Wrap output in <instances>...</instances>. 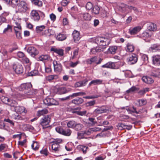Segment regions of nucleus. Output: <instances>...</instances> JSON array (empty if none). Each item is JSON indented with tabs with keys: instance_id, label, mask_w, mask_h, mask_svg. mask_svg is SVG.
<instances>
[{
	"instance_id": "obj_58",
	"label": "nucleus",
	"mask_w": 160,
	"mask_h": 160,
	"mask_svg": "<svg viewBox=\"0 0 160 160\" xmlns=\"http://www.w3.org/2000/svg\"><path fill=\"white\" fill-rule=\"evenodd\" d=\"M45 71L47 73H50L52 71L51 67L50 66H45Z\"/></svg>"
},
{
	"instance_id": "obj_28",
	"label": "nucleus",
	"mask_w": 160,
	"mask_h": 160,
	"mask_svg": "<svg viewBox=\"0 0 160 160\" xmlns=\"http://www.w3.org/2000/svg\"><path fill=\"white\" fill-rule=\"evenodd\" d=\"M66 38V34L63 32L59 33L56 37V39L59 41H63L65 40Z\"/></svg>"
},
{
	"instance_id": "obj_52",
	"label": "nucleus",
	"mask_w": 160,
	"mask_h": 160,
	"mask_svg": "<svg viewBox=\"0 0 160 160\" xmlns=\"http://www.w3.org/2000/svg\"><path fill=\"white\" fill-rule=\"evenodd\" d=\"M45 28V26L42 25L38 26L36 28V31L38 32L42 31Z\"/></svg>"
},
{
	"instance_id": "obj_26",
	"label": "nucleus",
	"mask_w": 160,
	"mask_h": 160,
	"mask_svg": "<svg viewBox=\"0 0 160 160\" xmlns=\"http://www.w3.org/2000/svg\"><path fill=\"white\" fill-rule=\"evenodd\" d=\"M21 27L20 25H18L17 27L14 28V30L17 38L19 39L21 38V33L20 32Z\"/></svg>"
},
{
	"instance_id": "obj_41",
	"label": "nucleus",
	"mask_w": 160,
	"mask_h": 160,
	"mask_svg": "<svg viewBox=\"0 0 160 160\" xmlns=\"http://www.w3.org/2000/svg\"><path fill=\"white\" fill-rule=\"evenodd\" d=\"M12 117L14 119L16 120H22L23 119L16 112L12 115Z\"/></svg>"
},
{
	"instance_id": "obj_43",
	"label": "nucleus",
	"mask_w": 160,
	"mask_h": 160,
	"mask_svg": "<svg viewBox=\"0 0 160 160\" xmlns=\"http://www.w3.org/2000/svg\"><path fill=\"white\" fill-rule=\"evenodd\" d=\"M141 59L143 61V63L144 64H147L148 62V57L146 54H142L141 55Z\"/></svg>"
},
{
	"instance_id": "obj_62",
	"label": "nucleus",
	"mask_w": 160,
	"mask_h": 160,
	"mask_svg": "<svg viewBox=\"0 0 160 160\" xmlns=\"http://www.w3.org/2000/svg\"><path fill=\"white\" fill-rule=\"evenodd\" d=\"M4 121L9 123L10 125L12 126H13L14 125V122H13V121L10 120L8 118L5 119H4Z\"/></svg>"
},
{
	"instance_id": "obj_10",
	"label": "nucleus",
	"mask_w": 160,
	"mask_h": 160,
	"mask_svg": "<svg viewBox=\"0 0 160 160\" xmlns=\"http://www.w3.org/2000/svg\"><path fill=\"white\" fill-rule=\"evenodd\" d=\"M111 110L108 108L102 106L94 110V113L95 114H102L104 113H109Z\"/></svg>"
},
{
	"instance_id": "obj_22",
	"label": "nucleus",
	"mask_w": 160,
	"mask_h": 160,
	"mask_svg": "<svg viewBox=\"0 0 160 160\" xmlns=\"http://www.w3.org/2000/svg\"><path fill=\"white\" fill-rule=\"evenodd\" d=\"M142 80L143 82L148 84H151L154 82V80L152 78L147 76H143Z\"/></svg>"
},
{
	"instance_id": "obj_16",
	"label": "nucleus",
	"mask_w": 160,
	"mask_h": 160,
	"mask_svg": "<svg viewBox=\"0 0 160 160\" xmlns=\"http://www.w3.org/2000/svg\"><path fill=\"white\" fill-rule=\"evenodd\" d=\"M127 60L128 62L130 64H134L136 63L138 60L137 55L134 54L130 55L128 58Z\"/></svg>"
},
{
	"instance_id": "obj_32",
	"label": "nucleus",
	"mask_w": 160,
	"mask_h": 160,
	"mask_svg": "<svg viewBox=\"0 0 160 160\" xmlns=\"http://www.w3.org/2000/svg\"><path fill=\"white\" fill-rule=\"evenodd\" d=\"M103 80L100 79H95L92 81L89 84V86L92 85H100L102 83Z\"/></svg>"
},
{
	"instance_id": "obj_38",
	"label": "nucleus",
	"mask_w": 160,
	"mask_h": 160,
	"mask_svg": "<svg viewBox=\"0 0 160 160\" xmlns=\"http://www.w3.org/2000/svg\"><path fill=\"white\" fill-rule=\"evenodd\" d=\"M80 63V61L79 60L77 61L76 62H74L72 60H70L69 63V65L70 67L74 68L77 66Z\"/></svg>"
},
{
	"instance_id": "obj_64",
	"label": "nucleus",
	"mask_w": 160,
	"mask_h": 160,
	"mask_svg": "<svg viewBox=\"0 0 160 160\" xmlns=\"http://www.w3.org/2000/svg\"><path fill=\"white\" fill-rule=\"evenodd\" d=\"M87 113V111L84 110L82 111H80V110H78L77 115L80 116L85 115Z\"/></svg>"
},
{
	"instance_id": "obj_50",
	"label": "nucleus",
	"mask_w": 160,
	"mask_h": 160,
	"mask_svg": "<svg viewBox=\"0 0 160 160\" xmlns=\"http://www.w3.org/2000/svg\"><path fill=\"white\" fill-rule=\"evenodd\" d=\"M49 58V56L48 55H42L40 56L38 59L40 61H43L48 59Z\"/></svg>"
},
{
	"instance_id": "obj_47",
	"label": "nucleus",
	"mask_w": 160,
	"mask_h": 160,
	"mask_svg": "<svg viewBox=\"0 0 160 160\" xmlns=\"http://www.w3.org/2000/svg\"><path fill=\"white\" fill-rule=\"evenodd\" d=\"M31 146L33 150H37L38 149L39 145L37 142L33 141V143L32 144Z\"/></svg>"
},
{
	"instance_id": "obj_33",
	"label": "nucleus",
	"mask_w": 160,
	"mask_h": 160,
	"mask_svg": "<svg viewBox=\"0 0 160 160\" xmlns=\"http://www.w3.org/2000/svg\"><path fill=\"white\" fill-rule=\"evenodd\" d=\"M83 102V100L81 98H78L72 101V103L77 105L82 103Z\"/></svg>"
},
{
	"instance_id": "obj_3",
	"label": "nucleus",
	"mask_w": 160,
	"mask_h": 160,
	"mask_svg": "<svg viewBox=\"0 0 160 160\" xmlns=\"http://www.w3.org/2000/svg\"><path fill=\"white\" fill-rule=\"evenodd\" d=\"M67 125L68 128L73 129L77 131L81 130L84 127L82 124L74 120L68 121L67 123Z\"/></svg>"
},
{
	"instance_id": "obj_15",
	"label": "nucleus",
	"mask_w": 160,
	"mask_h": 160,
	"mask_svg": "<svg viewBox=\"0 0 160 160\" xmlns=\"http://www.w3.org/2000/svg\"><path fill=\"white\" fill-rule=\"evenodd\" d=\"M27 52L32 57H34L38 53V51L33 46H29L27 49Z\"/></svg>"
},
{
	"instance_id": "obj_45",
	"label": "nucleus",
	"mask_w": 160,
	"mask_h": 160,
	"mask_svg": "<svg viewBox=\"0 0 160 160\" xmlns=\"http://www.w3.org/2000/svg\"><path fill=\"white\" fill-rule=\"evenodd\" d=\"M20 0H11L10 5L13 7L17 6L20 2Z\"/></svg>"
},
{
	"instance_id": "obj_36",
	"label": "nucleus",
	"mask_w": 160,
	"mask_h": 160,
	"mask_svg": "<svg viewBox=\"0 0 160 160\" xmlns=\"http://www.w3.org/2000/svg\"><path fill=\"white\" fill-rule=\"evenodd\" d=\"M134 47L133 44L130 43H128L127 44L126 50L127 52H132L134 51Z\"/></svg>"
},
{
	"instance_id": "obj_53",
	"label": "nucleus",
	"mask_w": 160,
	"mask_h": 160,
	"mask_svg": "<svg viewBox=\"0 0 160 160\" xmlns=\"http://www.w3.org/2000/svg\"><path fill=\"white\" fill-rule=\"evenodd\" d=\"M78 49H76L74 50L73 53V55L72 57L70 58V60H73L78 55Z\"/></svg>"
},
{
	"instance_id": "obj_1",
	"label": "nucleus",
	"mask_w": 160,
	"mask_h": 160,
	"mask_svg": "<svg viewBox=\"0 0 160 160\" xmlns=\"http://www.w3.org/2000/svg\"><path fill=\"white\" fill-rule=\"evenodd\" d=\"M18 89L20 91L24 92V93L21 95L22 98H31L34 94L33 90L32 89V85L30 83L22 84Z\"/></svg>"
},
{
	"instance_id": "obj_34",
	"label": "nucleus",
	"mask_w": 160,
	"mask_h": 160,
	"mask_svg": "<svg viewBox=\"0 0 160 160\" xmlns=\"http://www.w3.org/2000/svg\"><path fill=\"white\" fill-rule=\"evenodd\" d=\"M58 78V76L57 75H49L45 77L47 81H51L54 79H56Z\"/></svg>"
},
{
	"instance_id": "obj_24",
	"label": "nucleus",
	"mask_w": 160,
	"mask_h": 160,
	"mask_svg": "<svg viewBox=\"0 0 160 160\" xmlns=\"http://www.w3.org/2000/svg\"><path fill=\"white\" fill-rule=\"evenodd\" d=\"M88 82V80L87 79H84L82 81H80L76 82L74 85V86L76 88L84 86L86 85Z\"/></svg>"
},
{
	"instance_id": "obj_46",
	"label": "nucleus",
	"mask_w": 160,
	"mask_h": 160,
	"mask_svg": "<svg viewBox=\"0 0 160 160\" xmlns=\"http://www.w3.org/2000/svg\"><path fill=\"white\" fill-rule=\"evenodd\" d=\"M148 28L149 30L153 31L155 30L156 28V25L152 23L148 24Z\"/></svg>"
},
{
	"instance_id": "obj_25",
	"label": "nucleus",
	"mask_w": 160,
	"mask_h": 160,
	"mask_svg": "<svg viewBox=\"0 0 160 160\" xmlns=\"http://www.w3.org/2000/svg\"><path fill=\"white\" fill-rule=\"evenodd\" d=\"M149 50L152 52H160V45L154 44L149 48Z\"/></svg>"
},
{
	"instance_id": "obj_14",
	"label": "nucleus",
	"mask_w": 160,
	"mask_h": 160,
	"mask_svg": "<svg viewBox=\"0 0 160 160\" xmlns=\"http://www.w3.org/2000/svg\"><path fill=\"white\" fill-rule=\"evenodd\" d=\"M152 64L156 66H160V55H153L152 57Z\"/></svg>"
},
{
	"instance_id": "obj_20",
	"label": "nucleus",
	"mask_w": 160,
	"mask_h": 160,
	"mask_svg": "<svg viewBox=\"0 0 160 160\" xmlns=\"http://www.w3.org/2000/svg\"><path fill=\"white\" fill-rule=\"evenodd\" d=\"M1 53L3 55L2 58L5 60H8L11 58V55L9 54L8 51L5 49H3L1 51Z\"/></svg>"
},
{
	"instance_id": "obj_63",
	"label": "nucleus",
	"mask_w": 160,
	"mask_h": 160,
	"mask_svg": "<svg viewBox=\"0 0 160 160\" xmlns=\"http://www.w3.org/2000/svg\"><path fill=\"white\" fill-rule=\"evenodd\" d=\"M136 90H137V88L135 86H132L129 89L127 90L126 92L127 93H130L133 92Z\"/></svg>"
},
{
	"instance_id": "obj_49",
	"label": "nucleus",
	"mask_w": 160,
	"mask_h": 160,
	"mask_svg": "<svg viewBox=\"0 0 160 160\" xmlns=\"http://www.w3.org/2000/svg\"><path fill=\"white\" fill-rule=\"evenodd\" d=\"M18 49V47L17 45H14L10 47L8 50L10 54L15 50Z\"/></svg>"
},
{
	"instance_id": "obj_12",
	"label": "nucleus",
	"mask_w": 160,
	"mask_h": 160,
	"mask_svg": "<svg viewBox=\"0 0 160 160\" xmlns=\"http://www.w3.org/2000/svg\"><path fill=\"white\" fill-rule=\"evenodd\" d=\"M39 14V11L32 10L30 13L31 18L34 21L38 22L40 20Z\"/></svg>"
},
{
	"instance_id": "obj_11",
	"label": "nucleus",
	"mask_w": 160,
	"mask_h": 160,
	"mask_svg": "<svg viewBox=\"0 0 160 160\" xmlns=\"http://www.w3.org/2000/svg\"><path fill=\"white\" fill-rule=\"evenodd\" d=\"M44 103L48 105H57L58 104V102L52 98L47 97L43 100Z\"/></svg>"
},
{
	"instance_id": "obj_8",
	"label": "nucleus",
	"mask_w": 160,
	"mask_h": 160,
	"mask_svg": "<svg viewBox=\"0 0 160 160\" xmlns=\"http://www.w3.org/2000/svg\"><path fill=\"white\" fill-rule=\"evenodd\" d=\"M56 131L59 133L66 136L71 135L72 131L69 128L63 129L62 128L58 127L56 128Z\"/></svg>"
},
{
	"instance_id": "obj_55",
	"label": "nucleus",
	"mask_w": 160,
	"mask_h": 160,
	"mask_svg": "<svg viewBox=\"0 0 160 160\" xmlns=\"http://www.w3.org/2000/svg\"><path fill=\"white\" fill-rule=\"evenodd\" d=\"M93 7V5L90 2H87L86 5V8L89 10L92 9Z\"/></svg>"
},
{
	"instance_id": "obj_60",
	"label": "nucleus",
	"mask_w": 160,
	"mask_h": 160,
	"mask_svg": "<svg viewBox=\"0 0 160 160\" xmlns=\"http://www.w3.org/2000/svg\"><path fill=\"white\" fill-rule=\"evenodd\" d=\"M6 21V19L5 17L0 16V25L2 26V24L5 23V22Z\"/></svg>"
},
{
	"instance_id": "obj_39",
	"label": "nucleus",
	"mask_w": 160,
	"mask_h": 160,
	"mask_svg": "<svg viewBox=\"0 0 160 160\" xmlns=\"http://www.w3.org/2000/svg\"><path fill=\"white\" fill-rule=\"evenodd\" d=\"M151 75L155 77H159L160 76V71L159 69L153 71L151 74Z\"/></svg>"
},
{
	"instance_id": "obj_7",
	"label": "nucleus",
	"mask_w": 160,
	"mask_h": 160,
	"mask_svg": "<svg viewBox=\"0 0 160 160\" xmlns=\"http://www.w3.org/2000/svg\"><path fill=\"white\" fill-rule=\"evenodd\" d=\"M50 117L47 115L43 117L40 121V124L41 125L44 129L45 128L48 127L50 122Z\"/></svg>"
},
{
	"instance_id": "obj_54",
	"label": "nucleus",
	"mask_w": 160,
	"mask_h": 160,
	"mask_svg": "<svg viewBox=\"0 0 160 160\" xmlns=\"http://www.w3.org/2000/svg\"><path fill=\"white\" fill-rule=\"evenodd\" d=\"M58 91L60 94L65 93L68 92L66 88L65 87L60 88L59 89Z\"/></svg>"
},
{
	"instance_id": "obj_19",
	"label": "nucleus",
	"mask_w": 160,
	"mask_h": 160,
	"mask_svg": "<svg viewBox=\"0 0 160 160\" xmlns=\"http://www.w3.org/2000/svg\"><path fill=\"white\" fill-rule=\"evenodd\" d=\"M72 36L75 42H77L79 41L81 38L79 32L74 30L72 33Z\"/></svg>"
},
{
	"instance_id": "obj_30",
	"label": "nucleus",
	"mask_w": 160,
	"mask_h": 160,
	"mask_svg": "<svg viewBox=\"0 0 160 160\" xmlns=\"http://www.w3.org/2000/svg\"><path fill=\"white\" fill-rule=\"evenodd\" d=\"M103 48L100 46L92 48L90 51V53L92 54H96L97 53L103 51Z\"/></svg>"
},
{
	"instance_id": "obj_2",
	"label": "nucleus",
	"mask_w": 160,
	"mask_h": 160,
	"mask_svg": "<svg viewBox=\"0 0 160 160\" xmlns=\"http://www.w3.org/2000/svg\"><path fill=\"white\" fill-rule=\"evenodd\" d=\"M4 92L3 89L0 90V99L4 103L7 104L11 107H15L17 105V102L15 100H10L8 97L3 95Z\"/></svg>"
},
{
	"instance_id": "obj_40",
	"label": "nucleus",
	"mask_w": 160,
	"mask_h": 160,
	"mask_svg": "<svg viewBox=\"0 0 160 160\" xmlns=\"http://www.w3.org/2000/svg\"><path fill=\"white\" fill-rule=\"evenodd\" d=\"M138 103H136L138 106H142L145 105L147 103L146 100L142 99H138L137 101Z\"/></svg>"
},
{
	"instance_id": "obj_5",
	"label": "nucleus",
	"mask_w": 160,
	"mask_h": 160,
	"mask_svg": "<svg viewBox=\"0 0 160 160\" xmlns=\"http://www.w3.org/2000/svg\"><path fill=\"white\" fill-rule=\"evenodd\" d=\"M94 40L97 44L102 46L108 45L110 42V39L103 37H97L95 38Z\"/></svg>"
},
{
	"instance_id": "obj_23",
	"label": "nucleus",
	"mask_w": 160,
	"mask_h": 160,
	"mask_svg": "<svg viewBox=\"0 0 160 160\" xmlns=\"http://www.w3.org/2000/svg\"><path fill=\"white\" fill-rule=\"evenodd\" d=\"M1 26L4 28V30L3 32V33H6L9 31H11L12 30V26L6 22L3 23Z\"/></svg>"
},
{
	"instance_id": "obj_51",
	"label": "nucleus",
	"mask_w": 160,
	"mask_h": 160,
	"mask_svg": "<svg viewBox=\"0 0 160 160\" xmlns=\"http://www.w3.org/2000/svg\"><path fill=\"white\" fill-rule=\"evenodd\" d=\"M151 35L149 33V32H144L142 33L141 35V37L143 38V39L145 40V39L144 38H148Z\"/></svg>"
},
{
	"instance_id": "obj_18",
	"label": "nucleus",
	"mask_w": 160,
	"mask_h": 160,
	"mask_svg": "<svg viewBox=\"0 0 160 160\" xmlns=\"http://www.w3.org/2000/svg\"><path fill=\"white\" fill-rule=\"evenodd\" d=\"M120 109H125L129 113H135L136 114H139L140 111H137L136 108L133 107L132 108L128 106L126 107H121Z\"/></svg>"
},
{
	"instance_id": "obj_4",
	"label": "nucleus",
	"mask_w": 160,
	"mask_h": 160,
	"mask_svg": "<svg viewBox=\"0 0 160 160\" xmlns=\"http://www.w3.org/2000/svg\"><path fill=\"white\" fill-rule=\"evenodd\" d=\"M62 140L60 138H57L52 142V152L58 153L60 150V146L59 144L62 142Z\"/></svg>"
},
{
	"instance_id": "obj_37",
	"label": "nucleus",
	"mask_w": 160,
	"mask_h": 160,
	"mask_svg": "<svg viewBox=\"0 0 160 160\" xmlns=\"http://www.w3.org/2000/svg\"><path fill=\"white\" fill-rule=\"evenodd\" d=\"M48 111L46 109H43L40 110H39L37 113V115L38 117H40L41 115H43L45 114L48 113Z\"/></svg>"
},
{
	"instance_id": "obj_35",
	"label": "nucleus",
	"mask_w": 160,
	"mask_h": 160,
	"mask_svg": "<svg viewBox=\"0 0 160 160\" xmlns=\"http://www.w3.org/2000/svg\"><path fill=\"white\" fill-rule=\"evenodd\" d=\"M100 11V8L99 6L95 5L93 7L92 10V14L97 15L99 14Z\"/></svg>"
},
{
	"instance_id": "obj_6",
	"label": "nucleus",
	"mask_w": 160,
	"mask_h": 160,
	"mask_svg": "<svg viewBox=\"0 0 160 160\" xmlns=\"http://www.w3.org/2000/svg\"><path fill=\"white\" fill-rule=\"evenodd\" d=\"M29 9L28 4L25 1H22L18 5V11L21 13L25 12Z\"/></svg>"
},
{
	"instance_id": "obj_56",
	"label": "nucleus",
	"mask_w": 160,
	"mask_h": 160,
	"mask_svg": "<svg viewBox=\"0 0 160 160\" xmlns=\"http://www.w3.org/2000/svg\"><path fill=\"white\" fill-rule=\"evenodd\" d=\"M106 158L105 155H101L95 158V160H104Z\"/></svg>"
},
{
	"instance_id": "obj_13",
	"label": "nucleus",
	"mask_w": 160,
	"mask_h": 160,
	"mask_svg": "<svg viewBox=\"0 0 160 160\" xmlns=\"http://www.w3.org/2000/svg\"><path fill=\"white\" fill-rule=\"evenodd\" d=\"M54 71L57 73H60L62 70L61 64L56 61L54 60L53 62Z\"/></svg>"
},
{
	"instance_id": "obj_42",
	"label": "nucleus",
	"mask_w": 160,
	"mask_h": 160,
	"mask_svg": "<svg viewBox=\"0 0 160 160\" xmlns=\"http://www.w3.org/2000/svg\"><path fill=\"white\" fill-rule=\"evenodd\" d=\"M83 19L86 20H90L91 19V15L88 13H84L82 14Z\"/></svg>"
},
{
	"instance_id": "obj_9",
	"label": "nucleus",
	"mask_w": 160,
	"mask_h": 160,
	"mask_svg": "<svg viewBox=\"0 0 160 160\" xmlns=\"http://www.w3.org/2000/svg\"><path fill=\"white\" fill-rule=\"evenodd\" d=\"M13 69L17 74H22L24 71L22 66L18 62H15L13 64Z\"/></svg>"
},
{
	"instance_id": "obj_21",
	"label": "nucleus",
	"mask_w": 160,
	"mask_h": 160,
	"mask_svg": "<svg viewBox=\"0 0 160 160\" xmlns=\"http://www.w3.org/2000/svg\"><path fill=\"white\" fill-rule=\"evenodd\" d=\"M16 105L15 107H13L14 108L15 111L20 114L25 113L27 112V111L25 110V108L22 106H16Z\"/></svg>"
},
{
	"instance_id": "obj_29",
	"label": "nucleus",
	"mask_w": 160,
	"mask_h": 160,
	"mask_svg": "<svg viewBox=\"0 0 160 160\" xmlns=\"http://www.w3.org/2000/svg\"><path fill=\"white\" fill-rule=\"evenodd\" d=\"M51 50L58 54L60 56H62L64 55V50L62 49L52 48Z\"/></svg>"
},
{
	"instance_id": "obj_48",
	"label": "nucleus",
	"mask_w": 160,
	"mask_h": 160,
	"mask_svg": "<svg viewBox=\"0 0 160 160\" xmlns=\"http://www.w3.org/2000/svg\"><path fill=\"white\" fill-rule=\"evenodd\" d=\"M32 2L33 4L38 7H41L42 5V1L39 0H34Z\"/></svg>"
},
{
	"instance_id": "obj_59",
	"label": "nucleus",
	"mask_w": 160,
	"mask_h": 160,
	"mask_svg": "<svg viewBox=\"0 0 160 160\" xmlns=\"http://www.w3.org/2000/svg\"><path fill=\"white\" fill-rule=\"evenodd\" d=\"M38 73V72L37 70H34L28 73V75L29 76H33L37 75Z\"/></svg>"
},
{
	"instance_id": "obj_17",
	"label": "nucleus",
	"mask_w": 160,
	"mask_h": 160,
	"mask_svg": "<svg viewBox=\"0 0 160 160\" xmlns=\"http://www.w3.org/2000/svg\"><path fill=\"white\" fill-rule=\"evenodd\" d=\"M141 29V27L140 26L131 27L129 29V32L131 35H135L138 33Z\"/></svg>"
},
{
	"instance_id": "obj_27",
	"label": "nucleus",
	"mask_w": 160,
	"mask_h": 160,
	"mask_svg": "<svg viewBox=\"0 0 160 160\" xmlns=\"http://www.w3.org/2000/svg\"><path fill=\"white\" fill-rule=\"evenodd\" d=\"M102 67L104 68H107L111 69H116V66L115 63L111 62H108L106 64L102 66Z\"/></svg>"
},
{
	"instance_id": "obj_61",
	"label": "nucleus",
	"mask_w": 160,
	"mask_h": 160,
	"mask_svg": "<svg viewBox=\"0 0 160 160\" xmlns=\"http://www.w3.org/2000/svg\"><path fill=\"white\" fill-rule=\"evenodd\" d=\"M80 108H77L74 109H71L70 112L72 113H75L77 115L78 110H80Z\"/></svg>"
},
{
	"instance_id": "obj_31",
	"label": "nucleus",
	"mask_w": 160,
	"mask_h": 160,
	"mask_svg": "<svg viewBox=\"0 0 160 160\" xmlns=\"http://www.w3.org/2000/svg\"><path fill=\"white\" fill-rule=\"evenodd\" d=\"M118 49V47L116 46H112L109 47L108 49V53L114 54Z\"/></svg>"
},
{
	"instance_id": "obj_44",
	"label": "nucleus",
	"mask_w": 160,
	"mask_h": 160,
	"mask_svg": "<svg viewBox=\"0 0 160 160\" xmlns=\"http://www.w3.org/2000/svg\"><path fill=\"white\" fill-rule=\"evenodd\" d=\"M98 60V58L97 57L94 56L89 59H88L86 62L88 64H91L92 63L97 62L96 61Z\"/></svg>"
},
{
	"instance_id": "obj_57",
	"label": "nucleus",
	"mask_w": 160,
	"mask_h": 160,
	"mask_svg": "<svg viewBox=\"0 0 160 160\" xmlns=\"http://www.w3.org/2000/svg\"><path fill=\"white\" fill-rule=\"evenodd\" d=\"M121 126L123 128H126L128 130L132 128V126L131 125H126L124 124L121 123Z\"/></svg>"
}]
</instances>
